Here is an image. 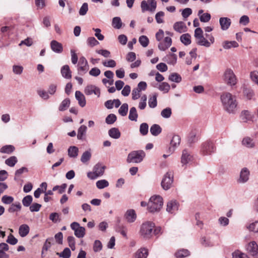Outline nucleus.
Listing matches in <instances>:
<instances>
[{
  "label": "nucleus",
  "instance_id": "1",
  "mask_svg": "<svg viewBox=\"0 0 258 258\" xmlns=\"http://www.w3.org/2000/svg\"><path fill=\"white\" fill-rule=\"evenodd\" d=\"M163 205L162 198L160 196L154 195L151 197L148 203V210L150 213L159 212Z\"/></svg>",
  "mask_w": 258,
  "mask_h": 258
},
{
  "label": "nucleus",
  "instance_id": "2",
  "mask_svg": "<svg viewBox=\"0 0 258 258\" xmlns=\"http://www.w3.org/2000/svg\"><path fill=\"white\" fill-rule=\"evenodd\" d=\"M224 110L229 114H235L238 102L235 98H221Z\"/></svg>",
  "mask_w": 258,
  "mask_h": 258
},
{
  "label": "nucleus",
  "instance_id": "3",
  "mask_svg": "<svg viewBox=\"0 0 258 258\" xmlns=\"http://www.w3.org/2000/svg\"><path fill=\"white\" fill-rule=\"evenodd\" d=\"M146 154L143 150L133 151L128 154L126 162L128 163H139L143 160Z\"/></svg>",
  "mask_w": 258,
  "mask_h": 258
},
{
  "label": "nucleus",
  "instance_id": "4",
  "mask_svg": "<svg viewBox=\"0 0 258 258\" xmlns=\"http://www.w3.org/2000/svg\"><path fill=\"white\" fill-rule=\"evenodd\" d=\"M222 78L224 82L228 86H234L237 83L236 76L230 68H227L225 70Z\"/></svg>",
  "mask_w": 258,
  "mask_h": 258
},
{
  "label": "nucleus",
  "instance_id": "5",
  "mask_svg": "<svg viewBox=\"0 0 258 258\" xmlns=\"http://www.w3.org/2000/svg\"><path fill=\"white\" fill-rule=\"evenodd\" d=\"M154 227L155 224L152 222L147 221L143 223L141 226V235L145 238H149L152 235Z\"/></svg>",
  "mask_w": 258,
  "mask_h": 258
},
{
  "label": "nucleus",
  "instance_id": "6",
  "mask_svg": "<svg viewBox=\"0 0 258 258\" xmlns=\"http://www.w3.org/2000/svg\"><path fill=\"white\" fill-rule=\"evenodd\" d=\"M194 158L192 153L187 149L182 151L181 156V163L182 167L185 168L187 165L191 164L194 161Z\"/></svg>",
  "mask_w": 258,
  "mask_h": 258
},
{
  "label": "nucleus",
  "instance_id": "7",
  "mask_svg": "<svg viewBox=\"0 0 258 258\" xmlns=\"http://www.w3.org/2000/svg\"><path fill=\"white\" fill-rule=\"evenodd\" d=\"M173 181V172L171 171L167 172L163 176L161 181L162 187L165 190L170 188Z\"/></svg>",
  "mask_w": 258,
  "mask_h": 258
},
{
  "label": "nucleus",
  "instance_id": "8",
  "mask_svg": "<svg viewBox=\"0 0 258 258\" xmlns=\"http://www.w3.org/2000/svg\"><path fill=\"white\" fill-rule=\"evenodd\" d=\"M156 7L157 3L155 0H143L141 3V8L143 13L146 11L154 12Z\"/></svg>",
  "mask_w": 258,
  "mask_h": 258
},
{
  "label": "nucleus",
  "instance_id": "9",
  "mask_svg": "<svg viewBox=\"0 0 258 258\" xmlns=\"http://www.w3.org/2000/svg\"><path fill=\"white\" fill-rule=\"evenodd\" d=\"M216 147L214 144L210 141H207L203 143L201 147V152L204 155H209L214 153Z\"/></svg>",
  "mask_w": 258,
  "mask_h": 258
},
{
  "label": "nucleus",
  "instance_id": "10",
  "mask_svg": "<svg viewBox=\"0 0 258 258\" xmlns=\"http://www.w3.org/2000/svg\"><path fill=\"white\" fill-rule=\"evenodd\" d=\"M206 37L208 38L209 40L206 39L204 36L197 38L196 40L197 44L206 47H209L212 44L214 43L215 38L212 35L207 34Z\"/></svg>",
  "mask_w": 258,
  "mask_h": 258
},
{
  "label": "nucleus",
  "instance_id": "11",
  "mask_svg": "<svg viewBox=\"0 0 258 258\" xmlns=\"http://www.w3.org/2000/svg\"><path fill=\"white\" fill-rule=\"evenodd\" d=\"M147 87V83L145 82H140L136 88L132 91V97H140L142 95V92L145 91Z\"/></svg>",
  "mask_w": 258,
  "mask_h": 258
},
{
  "label": "nucleus",
  "instance_id": "12",
  "mask_svg": "<svg viewBox=\"0 0 258 258\" xmlns=\"http://www.w3.org/2000/svg\"><path fill=\"white\" fill-rule=\"evenodd\" d=\"M84 92L87 96L94 95L99 97L100 95V89L92 85L87 86L85 88Z\"/></svg>",
  "mask_w": 258,
  "mask_h": 258
},
{
  "label": "nucleus",
  "instance_id": "13",
  "mask_svg": "<svg viewBox=\"0 0 258 258\" xmlns=\"http://www.w3.org/2000/svg\"><path fill=\"white\" fill-rule=\"evenodd\" d=\"M248 252L252 256L258 257V245L255 241L250 242L246 247Z\"/></svg>",
  "mask_w": 258,
  "mask_h": 258
},
{
  "label": "nucleus",
  "instance_id": "14",
  "mask_svg": "<svg viewBox=\"0 0 258 258\" xmlns=\"http://www.w3.org/2000/svg\"><path fill=\"white\" fill-rule=\"evenodd\" d=\"M89 69V67L87 59L84 56L81 57L78 63V71L85 74L88 71Z\"/></svg>",
  "mask_w": 258,
  "mask_h": 258
},
{
  "label": "nucleus",
  "instance_id": "15",
  "mask_svg": "<svg viewBox=\"0 0 258 258\" xmlns=\"http://www.w3.org/2000/svg\"><path fill=\"white\" fill-rule=\"evenodd\" d=\"M249 171L246 168H243L241 169L239 178L237 180V182L240 183H244L248 181L249 179Z\"/></svg>",
  "mask_w": 258,
  "mask_h": 258
},
{
  "label": "nucleus",
  "instance_id": "16",
  "mask_svg": "<svg viewBox=\"0 0 258 258\" xmlns=\"http://www.w3.org/2000/svg\"><path fill=\"white\" fill-rule=\"evenodd\" d=\"M219 24L221 29L222 31H226L231 24V20L227 17H221L219 19Z\"/></svg>",
  "mask_w": 258,
  "mask_h": 258
},
{
  "label": "nucleus",
  "instance_id": "17",
  "mask_svg": "<svg viewBox=\"0 0 258 258\" xmlns=\"http://www.w3.org/2000/svg\"><path fill=\"white\" fill-rule=\"evenodd\" d=\"M178 203L175 200H171L167 204L166 211L168 213L173 214L178 211Z\"/></svg>",
  "mask_w": 258,
  "mask_h": 258
},
{
  "label": "nucleus",
  "instance_id": "18",
  "mask_svg": "<svg viewBox=\"0 0 258 258\" xmlns=\"http://www.w3.org/2000/svg\"><path fill=\"white\" fill-rule=\"evenodd\" d=\"M172 44V39L170 37H166L163 41L161 42L158 45L159 49L161 51H165L168 49Z\"/></svg>",
  "mask_w": 258,
  "mask_h": 258
},
{
  "label": "nucleus",
  "instance_id": "19",
  "mask_svg": "<svg viewBox=\"0 0 258 258\" xmlns=\"http://www.w3.org/2000/svg\"><path fill=\"white\" fill-rule=\"evenodd\" d=\"M173 29L175 31L179 33L185 32L187 30V28L185 24L182 21H179L175 23L173 25Z\"/></svg>",
  "mask_w": 258,
  "mask_h": 258
},
{
  "label": "nucleus",
  "instance_id": "20",
  "mask_svg": "<svg viewBox=\"0 0 258 258\" xmlns=\"http://www.w3.org/2000/svg\"><path fill=\"white\" fill-rule=\"evenodd\" d=\"M50 47L53 51L57 53H60L63 51L62 44L56 40L51 41Z\"/></svg>",
  "mask_w": 258,
  "mask_h": 258
},
{
  "label": "nucleus",
  "instance_id": "21",
  "mask_svg": "<svg viewBox=\"0 0 258 258\" xmlns=\"http://www.w3.org/2000/svg\"><path fill=\"white\" fill-rule=\"evenodd\" d=\"M136 212L135 210L133 209L128 210L125 214V217L126 220L130 223L134 222L136 219Z\"/></svg>",
  "mask_w": 258,
  "mask_h": 258
},
{
  "label": "nucleus",
  "instance_id": "22",
  "mask_svg": "<svg viewBox=\"0 0 258 258\" xmlns=\"http://www.w3.org/2000/svg\"><path fill=\"white\" fill-rule=\"evenodd\" d=\"M61 74L62 77L67 79L72 78V72L68 65H64L61 68Z\"/></svg>",
  "mask_w": 258,
  "mask_h": 258
},
{
  "label": "nucleus",
  "instance_id": "23",
  "mask_svg": "<svg viewBox=\"0 0 258 258\" xmlns=\"http://www.w3.org/2000/svg\"><path fill=\"white\" fill-rule=\"evenodd\" d=\"M30 231L29 227L27 224H22L19 227V234L22 237H25L28 235Z\"/></svg>",
  "mask_w": 258,
  "mask_h": 258
},
{
  "label": "nucleus",
  "instance_id": "24",
  "mask_svg": "<svg viewBox=\"0 0 258 258\" xmlns=\"http://www.w3.org/2000/svg\"><path fill=\"white\" fill-rule=\"evenodd\" d=\"M109 136L114 139H118L120 138L121 134L119 130L116 127H112L108 131Z\"/></svg>",
  "mask_w": 258,
  "mask_h": 258
},
{
  "label": "nucleus",
  "instance_id": "25",
  "mask_svg": "<svg viewBox=\"0 0 258 258\" xmlns=\"http://www.w3.org/2000/svg\"><path fill=\"white\" fill-rule=\"evenodd\" d=\"M148 250L145 248H141L136 253V258H147L148 255Z\"/></svg>",
  "mask_w": 258,
  "mask_h": 258
},
{
  "label": "nucleus",
  "instance_id": "26",
  "mask_svg": "<svg viewBox=\"0 0 258 258\" xmlns=\"http://www.w3.org/2000/svg\"><path fill=\"white\" fill-rule=\"evenodd\" d=\"M105 168L106 167L102 166L101 164L97 163L94 166L93 170L98 176H101L103 174Z\"/></svg>",
  "mask_w": 258,
  "mask_h": 258
},
{
  "label": "nucleus",
  "instance_id": "27",
  "mask_svg": "<svg viewBox=\"0 0 258 258\" xmlns=\"http://www.w3.org/2000/svg\"><path fill=\"white\" fill-rule=\"evenodd\" d=\"M180 138L178 135H174L172 137V140L170 142V146L173 147V151L174 150L175 148H177L180 143Z\"/></svg>",
  "mask_w": 258,
  "mask_h": 258
},
{
  "label": "nucleus",
  "instance_id": "28",
  "mask_svg": "<svg viewBox=\"0 0 258 258\" xmlns=\"http://www.w3.org/2000/svg\"><path fill=\"white\" fill-rule=\"evenodd\" d=\"M150 131L153 136H157L161 133L162 128L159 125L154 124L151 126Z\"/></svg>",
  "mask_w": 258,
  "mask_h": 258
},
{
  "label": "nucleus",
  "instance_id": "29",
  "mask_svg": "<svg viewBox=\"0 0 258 258\" xmlns=\"http://www.w3.org/2000/svg\"><path fill=\"white\" fill-rule=\"evenodd\" d=\"M242 144L248 148L254 147L255 145L253 140L248 137H245L243 139L242 141Z\"/></svg>",
  "mask_w": 258,
  "mask_h": 258
},
{
  "label": "nucleus",
  "instance_id": "30",
  "mask_svg": "<svg viewBox=\"0 0 258 258\" xmlns=\"http://www.w3.org/2000/svg\"><path fill=\"white\" fill-rule=\"evenodd\" d=\"M68 155L71 158H76L78 155L79 149L76 146H71L68 150Z\"/></svg>",
  "mask_w": 258,
  "mask_h": 258
},
{
  "label": "nucleus",
  "instance_id": "31",
  "mask_svg": "<svg viewBox=\"0 0 258 258\" xmlns=\"http://www.w3.org/2000/svg\"><path fill=\"white\" fill-rule=\"evenodd\" d=\"M240 118L242 122H246L251 119L252 116L248 111L243 110L241 113Z\"/></svg>",
  "mask_w": 258,
  "mask_h": 258
},
{
  "label": "nucleus",
  "instance_id": "32",
  "mask_svg": "<svg viewBox=\"0 0 258 258\" xmlns=\"http://www.w3.org/2000/svg\"><path fill=\"white\" fill-rule=\"evenodd\" d=\"M198 137L196 131H191L188 136L187 142L189 145L194 144L197 142Z\"/></svg>",
  "mask_w": 258,
  "mask_h": 258
},
{
  "label": "nucleus",
  "instance_id": "33",
  "mask_svg": "<svg viewBox=\"0 0 258 258\" xmlns=\"http://www.w3.org/2000/svg\"><path fill=\"white\" fill-rule=\"evenodd\" d=\"M180 40L185 45H189L191 43V36L188 33L183 34L181 35Z\"/></svg>",
  "mask_w": 258,
  "mask_h": 258
},
{
  "label": "nucleus",
  "instance_id": "34",
  "mask_svg": "<svg viewBox=\"0 0 258 258\" xmlns=\"http://www.w3.org/2000/svg\"><path fill=\"white\" fill-rule=\"evenodd\" d=\"M222 45L224 49H228L232 47H237L238 46V44L235 41H225L223 43Z\"/></svg>",
  "mask_w": 258,
  "mask_h": 258
},
{
  "label": "nucleus",
  "instance_id": "35",
  "mask_svg": "<svg viewBox=\"0 0 258 258\" xmlns=\"http://www.w3.org/2000/svg\"><path fill=\"white\" fill-rule=\"evenodd\" d=\"M21 205L20 203L17 202L14 204H12V205L10 206L8 211L9 213H12L18 211H20L21 209Z\"/></svg>",
  "mask_w": 258,
  "mask_h": 258
},
{
  "label": "nucleus",
  "instance_id": "36",
  "mask_svg": "<svg viewBox=\"0 0 258 258\" xmlns=\"http://www.w3.org/2000/svg\"><path fill=\"white\" fill-rule=\"evenodd\" d=\"M138 117V115L136 108L135 107L131 108L128 115L129 119L132 121H137Z\"/></svg>",
  "mask_w": 258,
  "mask_h": 258
},
{
  "label": "nucleus",
  "instance_id": "37",
  "mask_svg": "<svg viewBox=\"0 0 258 258\" xmlns=\"http://www.w3.org/2000/svg\"><path fill=\"white\" fill-rule=\"evenodd\" d=\"M189 254V251L188 250L182 249H180L175 252V256L177 258H183L188 256Z\"/></svg>",
  "mask_w": 258,
  "mask_h": 258
},
{
  "label": "nucleus",
  "instance_id": "38",
  "mask_svg": "<svg viewBox=\"0 0 258 258\" xmlns=\"http://www.w3.org/2000/svg\"><path fill=\"white\" fill-rule=\"evenodd\" d=\"M169 80L175 83H179L181 81V76L176 73L171 74L168 77Z\"/></svg>",
  "mask_w": 258,
  "mask_h": 258
},
{
  "label": "nucleus",
  "instance_id": "39",
  "mask_svg": "<svg viewBox=\"0 0 258 258\" xmlns=\"http://www.w3.org/2000/svg\"><path fill=\"white\" fill-rule=\"evenodd\" d=\"M91 157V153L90 151H86L84 152L81 158V161L83 163H86L89 161Z\"/></svg>",
  "mask_w": 258,
  "mask_h": 258
},
{
  "label": "nucleus",
  "instance_id": "40",
  "mask_svg": "<svg viewBox=\"0 0 258 258\" xmlns=\"http://www.w3.org/2000/svg\"><path fill=\"white\" fill-rule=\"evenodd\" d=\"M15 150V147L12 145H6L0 149V152L2 153L11 154Z\"/></svg>",
  "mask_w": 258,
  "mask_h": 258
},
{
  "label": "nucleus",
  "instance_id": "41",
  "mask_svg": "<svg viewBox=\"0 0 258 258\" xmlns=\"http://www.w3.org/2000/svg\"><path fill=\"white\" fill-rule=\"evenodd\" d=\"M70 100L68 98L63 100L59 106V110L62 111L66 110L70 106Z\"/></svg>",
  "mask_w": 258,
  "mask_h": 258
},
{
  "label": "nucleus",
  "instance_id": "42",
  "mask_svg": "<svg viewBox=\"0 0 258 258\" xmlns=\"http://www.w3.org/2000/svg\"><path fill=\"white\" fill-rule=\"evenodd\" d=\"M122 22L119 17H116L112 19V26L114 28L119 29L122 26Z\"/></svg>",
  "mask_w": 258,
  "mask_h": 258
},
{
  "label": "nucleus",
  "instance_id": "43",
  "mask_svg": "<svg viewBox=\"0 0 258 258\" xmlns=\"http://www.w3.org/2000/svg\"><path fill=\"white\" fill-rule=\"evenodd\" d=\"M74 234L78 238H83L85 235V228L80 226L78 229L75 230Z\"/></svg>",
  "mask_w": 258,
  "mask_h": 258
},
{
  "label": "nucleus",
  "instance_id": "44",
  "mask_svg": "<svg viewBox=\"0 0 258 258\" xmlns=\"http://www.w3.org/2000/svg\"><path fill=\"white\" fill-rule=\"evenodd\" d=\"M86 130L87 127L84 125H82L79 127L77 135V138L78 139L82 140L83 139L84 135L86 134Z\"/></svg>",
  "mask_w": 258,
  "mask_h": 258
},
{
  "label": "nucleus",
  "instance_id": "45",
  "mask_svg": "<svg viewBox=\"0 0 258 258\" xmlns=\"http://www.w3.org/2000/svg\"><path fill=\"white\" fill-rule=\"evenodd\" d=\"M23 67L20 65L14 64L12 67V71L14 74L20 75L23 71Z\"/></svg>",
  "mask_w": 258,
  "mask_h": 258
},
{
  "label": "nucleus",
  "instance_id": "46",
  "mask_svg": "<svg viewBox=\"0 0 258 258\" xmlns=\"http://www.w3.org/2000/svg\"><path fill=\"white\" fill-rule=\"evenodd\" d=\"M18 162L17 158L15 156H11L5 161V163L10 167H13Z\"/></svg>",
  "mask_w": 258,
  "mask_h": 258
},
{
  "label": "nucleus",
  "instance_id": "47",
  "mask_svg": "<svg viewBox=\"0 0 258 258\" xmlns=\"http://www.w3.org/2000/svg\"><path fill=\"white\" fill-rule=\"evenodd\" d=\"M149 126L147 123H142L140 126V132L143 136L146 135L148 133Z\"/></svg>",
  "mask_w": 258,
  "mask_h": 258
},
{
  "label": "nucleus",
  "instance_id": "48",
  "mask_svg": "<svg viewBox=\"0 0 258 258\" xmlns=\"http://www.w3.org/2000/svg\"><path fill=\"white\" fill-rule=\"evenodd\" d=\"M128 111V104L123 103L118 110L119 113L122 116H124L127 114Z\"/></svg>",
  "mask_w": 258,
  "mask_h": 258
},
{
  "label": "nucleus",
  "instance_id": "49",
  "mask_svg": "<svg viewBox=\"0 0 258 258\" xmlns=\"http://www.w3.org/2000/svg\"><path fill=\"white\" fill-rule=\"evenodd\" d=\"M56 254L63 258H69L71 256V252L70 249L67 247L63 249L62 252L60 253L57 252Z\"/></svg>",
  "mask_w": 258,
  "mask_h": 258
},
{
  "label": "nucleus",
  "instance_id": "50",
  "mask_svg": "<svg viewBox=\"0 0 258 258\" xmlns=\"http://www.w3.org/2000/svg\"><path fill=\"white\" fill-rule=\"evenodd\" d=\"M109 185L108 182L105 180V179H102L98 180L96 182V186L99 189H102L105 187H107Z\"/></svg>",
  "mask_w": 258,
  "mask_h": 258
},
{
  "label": "nucleus",
  "instance_id": "51",
  "mask_svg": "<svg viewBox=\"0 0 258 258\" xmlns=\"http://www.w3.org/2000/svg\"><path fill=\"white\" fill-rule=\"evenodd\" d=\"M33 200L32 197L28 195L25 197L22 200V204L25 207L30 206Z\"/></svg>",
  "mask_w": 258,
  "mask_h": 258
},
{
  "label": "nucleus",
  "instance_id": "52",
  "mask_svg": "<svg viewBox=\"0 0 258 258\" xmlns=\"http://www.w3.org/2000/svg\"><path fill=\"white\" fill-rule=\"evenodd\" d=\"M116 118L115 114H110L106 117L105 122L108 124H111L116 120Z\"/></svg>",
  "mask_w": 258,
  "mask_h": 258
},
{
  "label": "nucleus",
  "instance_id": "53",
  "mask_svg": "<svg viewBox=\"0 0 258 258\" xmlns=\"http://www.w3.org/2000/svg\"><path fill=\"white\" fill-rule=\"evenodd\" d=\"M139 41L141 45L144 47H147L149 42L148 38L145 35L140 36L139 39Z\"/></svg>",
  "mask_w": 258,
  "mask_h": 258
},
{
  "label": "nucleus",
  "instance_id": "54",
  "mask_svg": "<svg viewBox=\"0 0 258 258\" xmlns=\"http://www.w3.org/2000/svg\"><path fill=\"white\" fill-rule=\"evenodd\" d=\"M159 89L160 91L167 93L169 91L170 86L167 83L163 82L159 85Z\"/></svg>",
  "mask_w": 258,
  "mask_h": 258
},
{
  "label": "nucleus",
  "instance_id": "55",
  "mask_svg": "<svg viewBox=\"0 0 258 258\" xmlns=\"http://www.w3.org/2000/svg\"><path fill=\"white\" fill-rule=\"evenodd\" d=\"M102 248V244L101 242L99 240H95L93 244V250L96 252L101 250Z\"/></svg>",
  "mask_w": 258,
  "mask_h": 258
},
{
  "label": "nucleus",
  "instance_id": "56",
  "mask_svg": "<svg viewBox=\"0 0 258 258\" xmlns=\"http://www.w3.org/2000/svg\"><path fill=\"white\" fill-rule=\"evenodd\" d=\"M164 13L162 11L158 12L155 15V19L157 23L161 24L164 22L163 17Z\"/></svg>",
  "mask_w": 258,
  "mask_h": 258
},
{
  "label": "nucleus",
  "instance_id": "57",
  "mask_svg": "<svg viewBox=\"0 0 258 258\" xmlns=\"http://www.w3.org/2000/svg\"><path fill=\"white\" fill-rule=\"evenodd\" d=\"M53 240L52 238H47L43 244L42 250V255H43L44 251H47L51 247V241Z\"/></svg>",
  "mask_w": 258,
  "mask_h": 258
},
{
  "label": "nucleus",
  "instance_id": "58",
  "mask_svg": "<svg viewBox=\"0 0 258 258\" xmlns=\"http://www.w3.org/2000/svg\"><path fill=\"white\" fill-rule=\"evenodd\" d=\"M14 200L13 197L5 195L2 198V202L5 204H10L13 202Z\"/></svg>",
  "mask_w": 258,
  "mask_h": 258
},
{
  "label": "nucleus",
  "instance_id": "59",
  "mask_svg": "<svg viewBox=\"0 0 258 258\" xmlns=\"http://www.w3.org/2000/svg\"><path fill=\"white\" fill-rule=\"evenodd\" d=\"M161 116L164 118H169L171 115V109L170 108L164 109L161 112Z\"/></svg>",
  "mask_w": 258,
  "mask_h": 258
},
{
  "label": "nucleus",
  "instance_id": "60",
  "mask_svg": "<svg viewBox=\"0 0 258 258\" xmlns=\"http://www.w3.org/2000/svg\"><path fill=\"white\" fill-rule=\"evenodd\" d=\"M69 245L71 247L72 250H75V239L72 236H68L67 239Z\"/></svg>",
  "mask_w": 258,
  "mask_h": 258
},
{
  "label": "nucleus",
  "instance_id": "61",
  "mask_svg": "<svg viewBox=\"0 0 258 258\" xmlns=\"http://www.w3.org/2000/svg\"><path fill=\"white\" fill-rule=\"evenodd\" d=\"M248 229L255 233H258V221L251 223L248 227Z\"/></svg>",
  "mask_w": 258,
  "mask_h": 258
},
{
  "label": "nucleus",
  "instance_id": "62",
  "mask_svg": "<svg viewBox=\"0 0 258 258\" xmlns=\"http://www.w3.org/2000/svg\"><path fill=\"white\" fill-rule=\"evenodd\" d=\"M87 44L91 47L99 44V42L93 37H89L87 40Z\"/></svg>",
  "mask_w": 258,
  "mask_h": 258
},
{
  "label": "nucleus",
  "instance_id": "63",
  "mask_svg": "<svg viewBox=\"0 0 258 258\" xmlns=\"http://www.w3.org/2000/svg\"><path fill=\"white\" fill-rule=\"evenodd\" d=\"M88 10V6L87 3H84L79 10V14L81 16H84L86 14Z\"/></svg>",
  "mask_w": 258,
  "mask_h": 258
},
{
  "label": "nucleus",
  "instance_id": "64",
  "mask_svg": "<svg viewBox=\"0 0 258 258\" xmlns=\"http://www.w3.org/2000/svg\"><path fill=\"white\" fill-rule=\"evenodd\" d=\"M250 77L251 80L258 85V71H254L250 73Z\"/></svg>",
  "mask_w": 258,
  "mask_h": 258
}]
</instances>
